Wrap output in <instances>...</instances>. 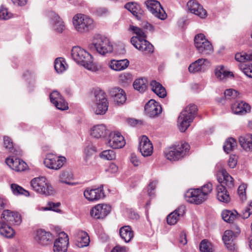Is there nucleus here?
<instances>
[{"label": "nucleus", "mask_w": 252, "mask_h": 252, "mask_svg": "<svg viewBox=\"0 0 252 252\" xmlns=\"http://www.w3.org/2000/svg\"><path fill=\"white\" fill-rule=\"evenodd\" d=\"M71 56L76 63L89 70L96 72L102 68L101 65L94 63L93 58L88 52L79 46L72 48Z\"/></svg>", "instance_id": "1"}, {"label": "nucleus", "mask_w": 252, "mask_h": 252, "mask_svg": "<svg viewBox=\"0 0 252 252\" xmlns=\"http://www.w3.org/2000/svg\"><path fill=\"white\" fill-rule=\"evenodd\" d=\"M197 110V106L195 105L189 104L181 112L177 121L178 126L180 131L185 132L189 126Z\"/></svg>", "instance_id": "2"}, {"label": "nucleus", "mask_w": 252, "mask_h": 252, "mask_svg": "<svg viewBox=\"0 0 252 252\" xmlns=\"http://www.w3.org/2000/svg\"><path fill=\"white\" fill-rule=\"evenodd\" d=\"M72 23L75 30L80 33H86L94 27L93 19L82 13H77L73 17Z\"/></svg>", "instance_id": "3"}, {"label": "nucleus", "mask_w": 252, "mask_h": 252, "mask_svg": "<svg viewBox=\"0 0 252 252\" xmlns=\"http://www.w3.org/2000/svg\"><path fill=\"white\" fill-rule=\"evenodd\" d=\"M31 186L35 192L40 194L47 196L54 193L52 187L44 177L41 176L33 178L31 181Z\"/></svg>", "instance_id": "4"}, {"label": "nucleus", "mask_w": 252, "mask_h": 252, "mask_svg": "<svg viewBox=\"0 0 252 252\" xmlns=\"http://www.w3.org/2000/svg\"><path fill=\"white\" fill-rule=\"evenodd\" d=\"M189 147V144L186 143L170 147L165 151V156L169 160H178L185 155Z\"/></svg>", "instance_id": "5"}, {"label": "nucleus", "mask_w": 252, "mask_h": 252, "mask_svg": "<svg viewBox=\"0 0 252 252\" xmlns=\"http://www.w3.org/2000/svg\"><path fill=\"white\" fill-rule=\"evenodd\" d=\"M93 44L97 52L101 55H104L113 51V46L109 39L104 36L99 34L95 35Z\"/></svg>", "instance_id": "6"}, {"label": "nucleus", "mask_w": 252, "mask_h": 252, "mask_svg": "<svg viewBox=\"0 0 252 252\" xmlns=\"http://www.w3.org/2000/svg\"><path fill=\"white\" fill-rule=\"evenodd\" d=\"M94 105L93 107L96 115L105 114L108 108V102L104 92L96 90L94 92Z\"/></svg>", "instance_id": "7"}, {"label": "nucleus", "mask_w": 252, "mask_h": 252, "mask_svg": "<svg viewBox=\"0 0 252 252\" xmlns=\"http://www.w3.org/2000/svg\"><path fill=\"white\" fill-rule=\"evenodd\" d=\"M194 45L198 51L203 55H209L213 51L212 44L203 34H198L194 37Z\"/></svg>", "instance_id": "8"}, {"label": "nucleus", "mask_w": 252, "mask_h": 252, "mask_svg": "<svg viewBox=\"0 0 252 252\" xmlns=\"http://www.w3.org/2000/svg\"><path fill=\"white\" fill-rule=\"evenodd\" d=\"M240 232V229L238 227L236 228L235 232L231 230H227L224 231L222 239L228 250L234 252L236 250L237 246L235 243V240Z\"/></svg>", "instance_id": "9"}, {"label": "nucleus", "mask_w": 252, "mask_h": 252, "mask_svg": "<svg viewBox=\"0 0 252 252\" xmlns=\"http://www.w3.org/2000/svg\"><path fill=\"white\" fill-rule=\"evenodd\" d=\"M50 19V24L53 31L61 33L65 30V24L62 18L56 12L50 11L48 14Z\"/></svg>", "instance_id": "10"}, {"label": "nucleus", "mask_w": 252, "mask_h": 252, "mask_svg": "<svg viewBox=\"0 0 252 252\" xmlns=\"http://www.w3.org/2000/svg\"><path fill=\"white\" fill-rule=\"evenodd\" d=\"M66 162V158L63 156H56L49 154L46 156L44 163L48 168L58 170L60 169Z\"/></svg>", "instance_id": "11"}, {"label": "nucleus", "mask_w": 252, "mask_h": 252, "mask_svg": "<svg viewBox=\"0 0 252 252\" xmlns=\"http://www.w3.org/2000/svg\"><path fill=\"white\" fill-rule=\"evenodd\" d=\"M148 9L155 17L164 20L166 18V14L161 7L160 3L155 0H148L145 2Z\"/></svg>", "instance_id": "12"}, {"label": "nucleus", "mask_w": 252, "mask_h": 252, "mask_svg": "<svg viewBox=\"0 0 252 252\" xmlns=\"http://www.w3.org/2000/svg\"><path fill=\"white\" fill-rule=\"evenodd\" d=\"M130 41L136 49L145 54L152 53L154 51L153 45L145 38L139 39L137 37H132Z\"/></svg>", "instance_id": "13"}, {"label": "nucleus", "mask_w": 252, "mask_h": 252, "mask_svg": "<svg viewBox=\"0 0 252 252\" xmlns=\"http://www.w3.org/2000/svg\"><path fill=\"white\" fill-rule=\"evenodd\" d=\"M130 41L136 49L145 54L152 53L154 51L153 45L145 38L139 39L137 37H132Z\"/></svg>", "instance_id": "14"}, {"label": "nucleus", "mask_w": 252, "mask_h": 252, "mask_svg": "<svg viewBox=\"0 0 252 252\" xmlns=\"http://www.w3.org/2000/svg\"><path fill=\"white\" fill-rule=\"evenodd\" d=\"M111 211V207L106 204H99L93 207L90 212L92 217L100 219L104 218Z\"/></svg>", "instance_id": "15"}, {"label": "nucleus", "mask_w": 252, "mask_h": 252, "mask_svg": "<svg viewBox=\"0 0 252 252\" xmlns=\"http://www.w3.org/2000/svg\"><path fill=\"white\" fill-rule=\"evenodd\" d=\"M186 199L191 203L200 204L207 200L200 189H190L186 194Z\"/></svg>", "instance_id": "16"}, {"label": "nucleus", "mask_w": 252, "mask_h": 252, "mask_svg": "<svg viewBox=\"0 0 252 252\" xmlns=\"http://www.w3.org/2000/svg\"><path fill=\"white\" fill-rule=\"evenodd\" d=\"M110 97L113 103L118 106L124 104L126 100L125 92L120 88H113L110 90Z\"/></svg>", "instance_id": "17"}, {"label": "nucleus", "mask_w": 252, "mask_h": 252, "mask_svg": "<svg viewBox=\"0 0 252 252\" xmlns=\"http://www.w3.org/2000/svg\"><path fill=\"white\" fill-rule=\"evenodd\" d=\"M107 145L113 149H119L123 147L126 142L124 137L119 132H111L109 133Z\"/></svg>", "instance_id": "18"}, {"label": "nucleus", "mask_w": 252, "mask_h": 252, "mask_svg": "<svg viewBox=\"0 0 252 252\" xmlns=\"http://www.w3.org/2000/svg\"><path fill=\"white\" fill-rule=\"evenodd\" d=\"M84 195L90 201H97L105 196L102 186L94 189L88 188L84 190Z\"/></svg>", "instance_id": "19"}, {"label": "nucleus", "mask_w": 252, "mask_h": 252, "mask_svg": "<svg viewBox=\"0 0 252 252\" xmlns=\"http://www.w3.org/2000/svg\"><path fill=\"white\" fill-rule=\"evenodd\" d=\"M145 111L149 117L155 118L161 113L162 108L158 102L154 99H151L146 104Z\"/></svg>", "instance_id": "20"}, {"label": "nucleus", "mask_w": 252, "mask_h": 252, "mask_svg": "<svg viewBox=\"0 0 252 252\" xmlns=\"http://www.w3.org/2000/svg\"><path fill=\"white\" fill-rule=\"evenodd\" d=\"M139 149L143 157H149L152 154L153 146L146 136L141 137L139 144Z\"/></svg>", "instance_id": "21"}, {"label": "nucleus", "mask_w": 252, "mask_h": 252, "mask_svg": "<svg viewBox=\"0 0 252 252\" xmlns=\"http://www.w3.org/2000/svg\"><path fill=\"white\" fill-rule=\"evenodd\" d=\"M187 7L191 13L201 18H204L207 16V14L206 10L195 0L189 1L187 3Z\"/></svg>", "instance_id": "22"}, {"label": "nucleus", "mask_w": 252, "mask_h": 252, "mask_svg": "<svg viewBox=\"0 0 252 252\" xmlns=\"http://www.w3.org/2000/svg\"><path fill=\"white\" fill-rule=\"evenodd\" d=\"M210 63L207 59L201 58L191 63L188 69L190 73L204 72L209 65Z\"/></svg>", "instance_id": "23"}, {"label": "nucleus", "mask_w": 252, "mask_h": 252, "mask_svg": "<svg viewBox=\"0 0 252 252\" xmlns=\"http://www.w3.org/2000/svg\"><path fill=\"white\" fill-rule=\"evenodd\" d=\"M2 216L4 220L9 224L18 225L22 221L21 215L18 212L10 210H4Z\"/></svg>", "instance_id": "24"}, {"label": "nucleus", "mask_w": 252, "mask_h": 252, "mask_svg": "<svg viewBox=\"0 0 252 252\" xmlns=\"http://www.w3.org/2000/svg\"><path fill=\"white\" fill-rule=\"evenodd\" d=\"M34 238L38 243L45 245L51 243L53 237L49 232L40 229L36 230Z\"/></svg>", "instance_id": "25"}, {"label": "nucleus", "mask_w": 252, "mask_h": 252, "mask_svg": "<svg viewBox=\"0 0 252 252\" xmlns=\"http://www.w3.org/2000/svg\"><path fill=\"white\" fill-rule=\"evenodd\" d=\"M6 164L13 170L21 172L27 168V164L23 160L17 158H7L5 159Z\"/></svg>", "instance_id": "26"}, {"label": "nucleus", "mask_w": 252, "mask_h": 252, "mask_svg": "<svg viewBox=\"0 0 252 252\" xmlns=\"http://www.w3.org/2000/svg\"><path fill=\"white\" fill-rule=\"evenodd\" d=\"M217 177L220 185H222L223 186L225 185L228 188H232L233 187V179L225 169L220 170L217 173Z\"/></svg>", "instance_id": "27"}, {"label": "nucleus", "mask_w": 252, "mask_h": 252, "mask_svg": "<svg viewBox=\"0 0 252 252\" xmlns=\"http://www.w3.org/2000/svg\"><path fill=\"white\" fill-rule=\"evenodd\" d=\"M231 109L233 113L243 115L250 112L251 106L243 101H237L232 104Z\"/></svg>", "instance_id": "28"}, {"label": "nucleus", "mask_w": 252, "mask_h": 252, "mask_svg": "<svg viewBox=\"0 0 252 252\" xmlns=\"http://www.w3.org/2000/svg\"><path fill=\"white\" fill-rule=\"evenodd\" d=\"M109 134V131L104 124L94 126L91 129V135L95 138H102Z\"/></svg>", "instance_id": "29"}, {"label": "nucleus", "mask_w": 252, "mask_h": 252, "mask_svg": "<svg viewBox=\"0 0 252 252\" xmlns=\"http://www.w3.org/2000/svg\"><path fill=\"white\" fill-rule=\"evenodd\" d=\"M76 245L79 248L89 245L90 237L87 232L82 230H77L75 234Z\"/></svg>", "instance_id": "30"}, {"label": "nucleus", "mask_w": 252, "mask_h": 252, "mask_svg": "<svg viewBox=\"0 0 252 252\" xmlns=\"http://www.w3.org/2000/svg\"><path fill=\"white\" fill-rule=\"evenodd\" d=\"M185 213V207L181 206L170 213L167 217V222L170 225L175 224L179 220L180 217Z\"/></svg>", "instance_id": "31"}, {"label": "nucleus", "mask_w": 252, "mask_h": 252, "mask_svg": "<svg viewBox=\"0 0 252 252\" xmlns=\"http://www.w3.org/2000/svg\"><path fill=\"white\" fill-rule=\"evenodd\" d=\"M129 63L127 59L115 60H112L108 63L109 67L115 71H121L127 67Z\"/></svg>", "instance_id": "32"}, {"label": "nucleus", "mask_w": 252, "mask_h": 252, "mask_svg": "<svg viewBox=\"0 0 252 252\" xmlns=\"http://www.w3.org/2000/svg\"><path fill=\"white\" fill-rule=\"evenodd\" d=\"M125 7L137 19H141L144 14V11L140 5L134 2L127 3Z\"/></svg>", "instance_id": "33"}, {"label": "nucleus", "mask_w": 252, "mask_h": 252, "mask_svg": "<svg viewBox=\"0 0 252 252\" xmlns=\"http://www.w3.org/2000/svg\"><path fill=\"white\" fill-rule=\"evenodd\" d=\"M216 78L220 81H224L227 78L233 77L232 72L226 69L223 65H219L216 67L215 71Z\"/></svg>", "instance_id": "34"}, {"label": "nucleus", "mask_w": 252, "mask_h": 252, "mask_svg": "<svg viewBox=\"0 0 252 252\" xmlns=\"http://www.w3.org/2000/svg\"><path fill=\"white\" fill-rule=\"evenodd\" d=\"M5 221H0V235L7 238L13 237L15 232L13 228Z\"/></svg>", "instance_id": "35"}, {"label": "nucleus", "mask_w": 252, "mask_h": 252, "mask_svg": "<svg viewBox=\"0 0 252 252\" xmlns=\"http://www.w3.org/2000/svg\"><path fill=\"white\" fill-rule=\"evenodd\" d=\"M216 190L217 198L220 201L224 203L229 202L230 198L224 186L222 185H218Z\"/></svg>", "instance_id": "36"}, {"label": "nucleus", "mask_w": 252, "mask_h": 252, "mask_svg": "<svg viewBox=\"0 0 252 252\" xmlns=\"http://www.w3.org/2000/svg\"><path fill=\"white\" fill-rule=\"evenodd\" d=\"M239 143L247 151H252V134H247L240 136Z\"/></svg>", "instance_id": "37"}, {"label": "nucleus", "mask_w": 252, "mask_h": 252, "mask_svg": "<svg viewBox=\"0 0 252 252\" xmlns=\"http://www.w3.org/2000/svg\"><path fill=\"white\" fill-rule=\"evenodd\" d=\"M119 234L122 238L126 243L129 242L134 236V233L129 226H124L119 230Z\"/></svg>", "instance_id": "38"}, {"label": "nucleus", "mask_w": 252, "mask_h": 252, "mask_svg": "<svg viewBox=\"0 0 252 252\" xmlns=\"http://www.w3.org/2000/svg\"><path fill=\"white\" fill-rule=\"evenodd\" d=\"M150 85L152 90L159 97L163 98L166 96V90L160 83L156 81H152Z\"/></svg>", "instance_id": "39"}, {"label": "nucleus", "mask_w": 252, "mask_h": 252, "mask_svg": "<svg viewBox=\"0 0 252 252\" xmlns=\"http://www.w3.org/2000/svg\"><path fill=\"white\" fill-rule=\"evenodd\" d=\"M69 243L68 235L64 232H62L59 234V238L54 242V245H59L60 247L63 248V251H67V246Z\"/></svg>", "instance_id": "40"}, {"label": "nucleus", "mask_w": 252, "mask_h": 252, "mask_svg": "<svg viewBox=\"0 0 252 252\" xmlns=\"http://www.w3.org/2000/svg\"><path fill=\"white\" fill-rule=\"evenodd\" d=\"M68 67L65 60L63 58H58L54 62V67L58 73H62L67 70Z\"/></svg>", "instance_id": "41"}, {"label": "nucleus", "mask_w": 252, "mask_h": 252, "mask_svg": "<svg viewBox=\"0 0 252 252\" xmlns=\"http://www.w3.org/2000/svg\"><path fill=\"white\" fill-rule=\"evenodd\" d=\"M133 86L135 90L142 93L147 89V80L145 78L136 79L133 82Z\"/></svg>", "instance_id": "42"}, {"label": "nucleus", "mask_w": 252, "mask_h": 252, "mask_svg": "<svg viewBox=\"0 0 252 252\" xmlns=\"http://www.w3.org/2000/svg\"><path fill=\"white\" fill-rule=\"evenodd\" d=\"M222 219L226 222L231 223L238 217V213L234 211L224 210L221 213Z\"/></svg>", "instance_id": "43"}, {"label": "nucleus", "mask_w": 252, "mask_h": 252, "mask_svg": "<svg viewBox=\"0 0 252 252\" xmlns=\"http://www.w3.org/2000/svg\"><path fill=\"white\" fill-rule=\"evenodd\" d=\"M11 189L13 193L16 195H24L26 196L30 195V193L28 191L25 190L21 186L16 184H12L11 185Z\"/></svg>", "instance_id": "44"}, {"label": "nucleus", "mask_w": 252, "mask_h": 252, "mask_svg": "<svg viewBox=\"0 0 252 252\" xmlns=\"http://www.w3.org/2000/svg\"><path fill=\"white\" fill-rule=\"evenodd\" d=\"M236 146V140L233 138H229L227 139L224 143L223 145V149L226 153H229L233 150Z\"/></svg>", "instance_id": "45"}, {"label": "nucleus", "mask_w": 252, "mask_h": 252, "mask_svg": "<svg viewBox=\"0 0 252 252\" xmlns=\"http://www.w3.org/2000/svg\"><path fill=\"white\" fill-rule=\"evenodd\" d=\"M72 179V175L67 171H63L59 176V181L69 185H73L74 183L69 182Z\"/></svg>", "instance_id": "46"}, {"label": "nucleus", "mask_w": 252, "mask_h": 252, "mask_svg": "<svg viewBox=\"0 0 252 252\" xmlns=\"http://www.w3.org/2000/svg\"><path fill=\"white\" fill-rule=\"evenodd\" d=\"M201 252H213L211 243L207 240H203L199 246Z\"/></svg>", "instance_id": "47"}, {"label": "nucleus", "mask_w": 252, "mask_h": 252, "mask_svg": "<svg viewBox=\"0 0 252 252\" xmlns=\"http://www.w3.org/2000/svg\"><path fill=\"white\" fill-rule=\"evenodd\" d=\"M99 156L101 158L104 159L113 160L115 158L116 154L114 151L107 150L102 152L100 154Z\"/></svg>", "instance_id": "48"}, {"label": "nucleus", "mask_w": 252, "mask_h": 252, "mask_svg": "<svg viewBox=\"0 0 252 252\" xmlns=\"http://www.w3.org/2000/svg\"><path fill=\"white\" fill-rule=\"evenodd\" d=\"M132 80V75L129 73H123L119 75V81L124 85L129 84Z\"/></svg>", "instance_id": "49"}, {"label": "nucleus", "mask_w": 252, "mask_h": 252, "mask_svg": "<svg viewBox=\"0 0 252 252\" xmlns=\"http://www.w3.org/2000/svg\"><path fill=\"white\" fill-rule=\"evenodd\" d=\"M239 68L246 76L252 78V63L241 64Z\"/></svg>", "instance_id": "50"}, {"label": "nucleus", "mask_w": 252, "mask_h": 252, "mask_svg": "<svg viewBox=\"0 0 252 252\" xmlns=\"http://www.w3.org/2000/svg\"><path fill=\"white\" fill-rule=\"evenodd\" d=\"M130 29L136 35L134 37H137L139 39L146 38V34L141 29L136 26H130Z\"/></svg>", "instance_id": "51"}, {"label": "nucleus", "mask_w": 252, "mask_h": 252, "mask_svg": "<svg viewBox=\"0 0 252 252\" xmlns=\"http://www.w3.org/2000/svg\"><path fill=\"white\" fill-rule=\"evenodd\" d=\"M60 204L59 203H54L53 202H49L48 203L47 207H38L37 209L39 211H48L53 210L55 212H58L59 209H58Z\"/></svg>", "instance_id": "52"}, {"label": "nucleus", "mask_w": 252, "mask_h": 252, "mask_svg": "<svg viewBox=\"0 0 252 252\" xmlns=\"http://www.w3.org/2000/svg\"><path fill=\"white\" fill-rule=\"evenodd\" d=\"M224 94L226 99L230 100L237 98L239 95V93L234 89H229L225 90Z\"/></svg>", "instance_id": "53"}, {"label": "nucleus", "mask_w": 252, "mask_h": 252, "mask_svg": "<svg viewBox=\"0 0 252 252\" xmlns=\"http://www.w3.org/2000/svg\"><path fill=\"white\" fill-rule=\"evenodd\" d=\"M3 146L6 149L8 150L9 152L14 153L13 144L9 137L7 136H4L3 137Z\"/></svg>", "instance_id": "54"}, {"label": "nucleus", "mask_w": 252, "mask_h": 252, "mask_svg": "<svg viewBox=\"0 0 252 252\" xmlns=\"http://www.w3.org/2000/svg\"><path fill=\"white\" fill-rule=\"evenodd\" d=\"M213 189V187L212 184L210 183H208L203 186L202 187L201 189H200L201 192L205 197H206V199H208V195L211 193Z\"/></svg>", "instance_id": "55"}, {"label": "nucleus", "mask_w": 252, "mask_h": 252, "mask_svg": "<svg viewBox=\"0 0 252 252\" xmlns=\"http://www.w3.org/2000/svg\"><path fill=\"white\" fill-rule=\"evenodd\" d=\"M53 104L59 110H64L67 109L68 108L67 102H66L63 98L55 101V102Z\"/></svg>", "instance_id": "56"}, {"label": "nucleus", "mask_w": 252, "mask_h": 252, "mask_svg": "<svg viewBox=\"0 0 252 252\" xmlns=\"http://www.w3.org/2000/svg\"><path fill=\"white\" fill-rule=\"evenodd\" d=\"M12 17V14L9 13L7 9L1 6L0 8V19L8 20Z\"/></svg>", "instance_id": "57"}, {"label": "nucleus", "mask_w": 252, "mask_h": 252, "mask_svg": "<svg viewBox=\"0 0 252 252\" xmlns=\"http://www.w3.org/2000/svg\"><path fill=\"white\" fill-rule=\"evenodd\" d=\"M247 186L245 184L241 185L238 189V193L242 201L246 199V189Z\"/></svg>", "instance_id": "58"}, {"label": "nucleus", "mask_w": 252, "mask_h": 252, "mask_svg": "<svg viewBox=\"0 0 252 252\" xmlns=\"http://www.w3.org/2000/svg\"><path fill=\"white\" fill-rule=\"evenodd\" d=\"M252 214V202L250 203L249 206L246 207L242 211L241 216L243 219H247Z\"/></svg>", "instance_id": "59"}, {"label": "nucleus", "mask_w": 252, "mask_h": 252, "mask_svg": "<svg viewBox=\"0 0 252 252\" xmlns=\"http://www.w3.org/2000/svg\"><path fill=\"white\" fill-rule=\"evenodd\" d=\"M158 184L157 181H151L148 185V193L150 196H152L154 195V190L156 189L157 185Z\"/></svg>", "instance_id": "60"}, {"label": "nucleus", "mask_w": 252, "mask_h": 252, "mask_svg": "<svg viewBox=\"0 0 252 252\" xmlns=\"http://www.w3.org/2000/svg\"><path fill=\"white\" fill-rule=\"evenodd\" d=\"M235 59L239 62H245L248 61V54L245 52L238 53L235 55Z\"/></svg>", "instance_id": "61"}, {"label": "nucleus", "mask_w": 252, "mask_h": 252, "mask_svg": "<svg viewBox=\"0 0 252 252\" xmlns=\"http://www.w3.org/2000/svg\"><path fill=\"white\" fill-rule=\"evenodd\" d=\"M63 98L60 94L56 91H53L50 95V99L52 103H55V101L60 100Z\"/></svg>", "instance_id": "62"}, {"label": "nucleus", "mask_w": 252, "mask_h": 252, "mask_svg": "<svg viewBox=\"0 0 252 252\" xmlns=\"http://www.w3.org/2000/svg\"><path fill=\"white\" fill-rule=\"evenodd\" d=\"M94 153V148L91 147H87L85 150V160L86 162L89 159V158L92 156Z\"/></svg>", "instance_id": "63"}, {"label": "nucleus", "mask_w": 252, "mask_h": 252, "mask_svg": "<svg viewBox=\"0 0 252 252\" xmlns=\"http://www.w3.org/2000/svg\"><path fill=\"white\" fill-rule=\"evenodd\" d=\"M118 170V166L114 163H111L106 169V172L110 174H115L117 172Z\"/></svg>", "instance_id": "64"}]
</instances>
